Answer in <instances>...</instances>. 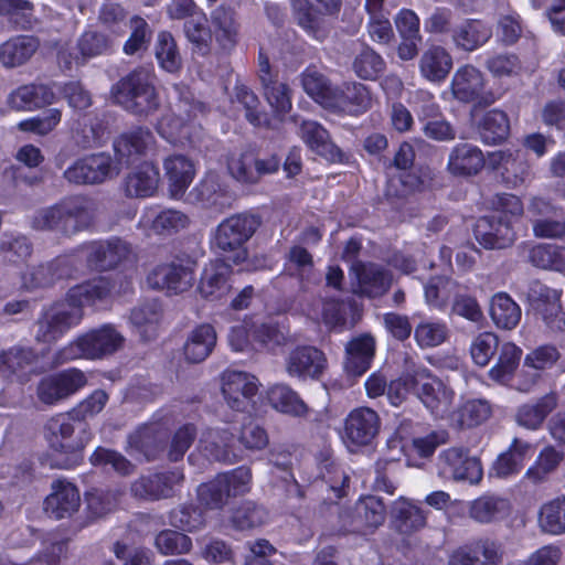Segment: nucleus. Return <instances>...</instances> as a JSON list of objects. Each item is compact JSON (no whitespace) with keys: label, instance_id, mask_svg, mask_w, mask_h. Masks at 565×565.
Returning <instances> with one entry per match:
<instances>
[{"label":"nucleus","instance_id":"obj_35","mask_svg":"<svg viewBox=\"0 0 565 565\" xmlns=\"http://www.w3.org/2000/svg\"><path fill=\"white\" fill-rule=\"evenodd\" d=\"M531 298L534 301V309L542 316L546 326L552 331H565V313L555 299V292L544 286L539 290L532 289Z\"/></svg>","mask_w":565,"mask_h":565},{"label":"nucleus","instance_id":"obj_56","mask_svg":"<svg viewBox=\"0 0 565 565\" xmlns=\"http://www.w3.org/2000/svg\"><path fill=\"white\" fill-rule=\"evenodd\" d=\"M129 20L128 11L117 2H106L99 8V24L114 35H122L128 28Z\"/></svg>","mask_w":565,"mask_h":565},{"label":"nucleus","instance_id":"obj_6","mask_svg":"<svg viewBox=\"0 0 565 565\" xmlns=\"http://www.w3.org/2000/svg\"><path fill=\"white\" fill-rule=\"evenodd\" d=\"M250 480V469L245 466L218 473L198 487V502L207 510H222L231 498L243 495L249 490Z\"/></svg>","mask_w":565,"mask_h":565},{"label":"nucleus","instance_id":"obj_19","mask_svg":"<svg viewBox=\"0 0 565 565\" xmlns=\"http://www.w3.org/2000/svg\"><path fill=\"white\" fill-rule=\"evenodd\" d=\"M257 391L255 376L247 373L232 372L223 379L222 394L227 405L234 411H246Z\"/></svg>","mask_w":565,"mask_h":565},{"label":"nucleus","instance_id":"obj_49","mask_svg":"<svg viewBox=\"0 0 565 565\" xmlns=\"http://www.w3.org/2000/svg\"><path fill=\"white\" fill-rule=\"evenodd\" d=\"M193 202L202 203L205 206H222L226 196L220 178L215 173H207L201 182L189 193Z\"/></svg>","mask_w":565,"mask_h":565},{"label":"nucleus","instance_id":"obj_20","mask_svg":"<svg viewBox=\"0 0 565 565\" xmlns=\"http://www.w3.org/2000/svg\"><path fill=\"white\" fill-rule=\"evenodd\" d=\"M390 516L392 530L403 536H411L427 524V516L422 508L404 497L393 502Z\"/></svg>","mask_w":565,"mask_h":565},{"label":"nucleus","instance_id":"obj_34","mask_svg":"<svg viewBox=\"0 0 565 565\" xmlns=\"http://www.w3.org/2000/svg\"><path fill=\"white\" fill-rule=\"evenodd\" d=\"M169 193L172 198H181L194 177V166L182 154L171 156L164 161Z\"/></svg>","mask_w":565,"mask_h":565},{"label":"nucleus","instance_id":"obj_15","mask_svg":"<svg viewBox=\"0 0 565 565\" xmlns=\"http://www.w3.org/2000/svg\"><path fill=\"white\" fill-rule=\"evenodd\" d=\"M194 263L186 265L180 263L160 264L147 276L149 287L162 289L172 294H182L189 290L194 281Z\"/></svg>","mask_w":565,"mask_h":565},{"label":"nucleus","instance_id":"obj_2","mask_svg":"<svg viewBox=\"0 0 565 565\" xmlns=\"http://www.w3.org/2000/svg\"><path fill=\"white\" fill-rule=\"evenodd\" d=\"M90 437L87 424L77 420L71 412L51 418L46 424V438L54 451L52 466L64 469L77 466Z\"/></svg>","mask_w":565,"mask_h":565},{"label":"nucleus","instance_id":"obj_24","mask_svg":"<svg viewBox=\"0 0 565 565\" xmlns=\"http://www.w3.org/2000/svg\"><path fill=\"white\" fill-rule=\"evenodd\" d=\"M232 266L225 259H217L203 270L198 290L210 301L218 300L228 294L231 285L228 278Z\"/></svg>","mask_w":565,"mask_h":565},{"label":"nucleus","instance_id":"obj_1","mask_svg":"<svg viewBox=\"0 0 565 565\" xmlns=\"http://www.w3.org/2000/svg\"><path fill=\"white\" fill-rule=\"evenodd\" d=\"M95 211L96 203L93 199L79 194L70 195L35 210L29 224L35 232L72 238L93 226Z\"/></svg>","mask_w":565,"mask_h":565},{"label":"nucleus","instance_id":"obj_54","mask_svg":"<svg viewBox=\"0 0 565 565\" xmlns=\"http://www.w3.org/2000/svg\"><path fill=\"white\" fill-rule=\"evenodd\" d=\"M324 322L331 327L344 328L348 326V316L351 315V326L355 323V316L359 315V307L354 299L338 300L329 299L323 303L322 310Z\"/></svg>","mask_w":565,"mask_h":565},{"label":"nucleus","instance_id":"obj_5","mask_svg":"<svg viewBox=\"0 0 565 565\" xmlns=\"http://www.w3.org/2000/svg\"><path fill=\"white\" fill-rule=\"evenodd\" d=\"M124 341V337L113 326L105 324L60 349L54 355L53 363L61 365L79 358L103 359L121 349Z\"/></svg>","mask_w":565,"mask_h":565},{"label":"nucleus","instance_id":"obj_57","mask_svg":"<svg viewBox=\"0 0 565 565\" xmlns=\"http://www.w3.org/2000/svg\"><path fill=\"white\" fill-rule=\"evenodd\" d=\"M539 522L546 533H565V497L545 503L540 510Z\"/></svg>","mask_w":565,"mask_h":565},{"label":"nucleus","instance_id":"obj_51","mask_svg":"<svg viewBox=\"0 0 565 565\" xmlns=\"http://www.w3.org/2000/svg\"><path fill=\"white\" fill-rule=\"evenodd\" d=\"M386 516V507L376 495L361 498L355 504V519L360 525L376 529L382 525Z\"/></svg>","mask_w":565,"mask_h":565},{"label":"nucleus","instance_id":"obj_9","mask_svg":"<svg viewBox=\"0 0 565 565\" xmlns=\"http://www.w3.org/2000/svg\"><path fill=\"white\" fill-rule=\"evenodd\" d=\"M450 90L459 103L473 104V109L489 107L495 102V95L487 89L483 74L472 65L461 66L454 73Z\"/></svg>","mask_w":565,"mask_h":565},{"label":"nucleus","instance_id":"obj_64","mask_svg":"<svg viewBox=\"0 0 565 565\" xmlns=\"http://www.w3.org/2000/svg\"><path fill=\"white\" fill-rule=\"evenodd\" d=\"M32 253V244L23 235H3L0 239V255L4 262L18 264Z\"/></svg>","mask_w":565,"mask_h":565},{"label":"nucleus","instance_id":"obj_33","mask_svg":"<svg viewBox=\"0 0 565 565\" xmlns=\"http://www.w3.org/2000/svg\"><path fill=\"white\" fill-rule=\"evenodd\" d=\"M451 36L458 49L472 52L491 39L492 29L481 20L468 19L452 30Z\"/></svg>","mask_w":565,"mask_h":565},{"label":"nucleus","instance_id":"obj_62","mask_svg":"<svg viewBox=\"0 0 565 565\" xmlns=\"http://www.w3.org/2000/svg\"><path fill=\"white\" fill-rule=\"evenodd\" d=\"M131 33L124 44V52L127 55H135L148 50L151 40V30L145 19L134 15L129 20Z\"/></svg>","mask_w":565,"mask_h":565},{"label":"nucleus","instance_id":"obj_45","mask_svg":"<svg viewBox=\"0 0 565 565\" xmlns=\"http://www.w3.org/2000/svg\"><path fill=\"white\" fill-rule=\"evenodd\" d=\"M109 292L108 280L99 277L71 288L64 302L83 311L84 306L94 305L96 301L105 299Z\"/></svg>","mask_w":565,"mask_h":565},{"label":"nucleus","instance_id":"obj_7","mask_svg":"<svg viewBox=\"0 0 565 565\" xmlns=\"http://www.w3.org/2000/svg\"><path fill=\"white\" fill-rule=\"evenodd\" d=\"M83 311L68 302L58 301L44 307L34 322V340L38 343L53 344L70 329L81 322Z\"/></svg>","mask_w":565,"mask_h":565},{"label":"nucleus","instance_id":"obj_28","mask_svg":"<svg viewBox=\"0 0 565 565\" xmlns=\"http://www.w3.org/2000/svg\"><path fill=\"white\" fill-rule=\"evenodd\" d=\"M301 84L305 92L323 107L342 105L340 89L316 68L308 67L301 74Z\"/></svg>","mask_w":565,"mask_h":565},{"label":"nucleus","instance_id":"obj_31","mask_svg":"<svg viewBox=\"0 0 565 565\" xmlns=\"http://www.w3.org/2000/svg\"><path fill=\"white\" fill-rule=\"evenodd\" d=\"M36 363L38 354L33 349L13 347L0 354V375L23 380L28 373L35 371Z\"/></svg>","mask_w":565,"mask_h":565},{"label":"nucleus","instance_id":"obj_13","mask_svg":"<svg viewBox=\"0 0 565 565\" xmlns=\"http://www.w3.org/2000/svg\"><path fill=\"white\" fill-rule=\"evenodd\" d=\"M87 383L85 373L78 369H67L53 375L43 377L36 387L38 398L53 405L75 394Z\"/></svg>","mask_w":565,"mask_h":565},{"label":"nucleus","instance_id":"obj_38","mask_svg":"<svg viewBox=\"0 0 565 565\" xmlns=\"http://www.w3.org/2000/svg\"><path fill=\"white\" fill-rule=\"evenodd\" d=\"M40 41L34 36L12 38L0 46V62L6 67H17L28 62L38 51Z\"/></svg>","mask_w":565,"mask_h":565},{"label":"nucleus","instance_id":"obj_4","mask_svg":"<svg viewBox=\"0 0 565 565\" xmlns=\"http://www.w3.org/2000/svg\"><path fill=\"white\" fill-rule=\"evenodd\" d=\"M262 224L259 216L252 213H237L223 220L216 227L213 245L224 259L241 265L248 259L247 242Z\"/></svg>","mask_w":565,"mask_h":565},{"label":"nucleus","instance_id":"obj_55","mask_svg":"<svg viewBox=\"0 0 565 565\" xmlns=\"http://www.w3.org/2000/svg\"><path fill=\"white\" fill-rule=\"evenodd\" d=\"M33 11L32 0H0V14L9 15L22 30L33 29L38 24Z\"/></svg>","mask_w":565,"mask_h":565},{"label":"nucleus","instance_id":"obj_40","mask_svg":"<svg viewBox=\"0 0 565 565\" xmlns=\"http://www.w3.org/2000/svg\"><path fill=\"white\" fill-rule=\"evenodd\" d=\"M478 132L483 143H502L510 135V120L508 115L500 109L487 111L478 122Z\"/></svg>","mask_w":565,"mask_h":565},{"label":"nucleus","instance_id":"obj_32","mask_svg":"<svg viewBox=\"0 0 565 565\" xmlns=\"http://www.w3.org/2000/svg\"><path fill=\"white\" fill-rule=\"evenodd\" d=\"M158 183V169L151 162H143L127 174L122 189L128 198H147L156 192Z\"/></svg>","mask_w":565,"mask_h":565},{"label":"nucleus","instance_id":"obj_47","mask_svg":"<svg viewBox=\"0 0 565 565\" xmlns=\"http://www.w3.org/2000/svg\"><path fill=\"white\" fill-rule=\"evenodd\" d=\"M268 401L275 409L285 414L301 417L308 413V406L298 393L285 384L273 386L268 391Z\"/></svg>","mask_w":565,"mask_h":565},{"label":"nucleus","instance_id":"obj_61","mask_svg":"<svg viewBox=\"0 0 565 565\" xmlns=\"http://www.w3.org/2000/svg\"><path fill=\"white\" fill-rule=\"evenodd\" d=\"M204 516L201 510L193 504H181L169 513V523L183 532H194L203 527Z\"/></svg>","mask_w":565,"mask_h":565},{"label":"nucleus","instance_id":"obj_23","mask_svg":"<svg viewBox=\"0 0 565 565\" xmlns=\"http://www.w3.org/2000/svg\"><path fill=\"white\" fill-rule=\"evenodd\" d=\"M351 270L358 280V288L354 289V292L361 296L369 298L380 297L391 286L390 274L379 265L355 262Z\"/></svg>","mask_w":565,"mask_h":565},{"label":"nucleus","instance_id":"obj_11","mask_svg":"<svg viewBox=\"0 0 565 565\" xmlns=\"http://www.w3.org/2000/svg\"><path fill=\"white\" fill-rule=\"evenodd\" d=\"M381 428V419L375 411L359 407L350 412L344 422L343 439L350 451L373 443Z\"/></svg>","mask_w":565,"mask_h":565},{"label":"nucleus","instance_id":"obj_39","mask_svg":"<svg viewBox=\"0 0 565 565\" xmlns=\"http://www.w3.org/2000/svg\"><path fill=\"white\" fill-rule=\"evenodd\" d=\"M233 439L234 435L226 429L211 431L201 441L203 445L202 451L209 460L233 465L239 459L231 445Z\"/></svg>","mask_w":565,"mask_h":565},{"label":"nucleus","instance_id":"obj_50","mask_svg":"<svg viewBox=\"0 0 565 565\" xmlns=\"http://www.w3.org/2000/svg\"><path fill=\"white\" fill-rule=\"evenodd\" d=\"M154 54L159 65L169 73H177L182 67V57L177 42L168 31H161L157 35Z\"/></svg>","mask_w":565,"mask_h":565},{"label":"nucleus","instance_id":"obj_25","mask_svg":"<svg viewBox=\"0 0 565 565\" xmlns=\"http://www.w3.org/2000/svg\"><path fill=\"white\" fill-rule=\"evenodd\" d=\"M52 489L44 503L46 513L56 520L72 516L81 505L77 488L71 482L57 480Z\"/></svg>","mask_w":565,"mask_h":565},{"label":"nucleus","instance_id":"obj_16","mask_svg":"<svg viewBox=\"0 0 565 565\" xmlns=\"http://www.w3.org/2000/svg\"><path fill=\"white\" fill-rule=\"evenodd\" d=\"M183 473L175 469L141 476L131 483V494L140 500L158 501L173 495V488L183 481Z\"/></svg>","mask_w":565,"mask_h":565},{"label":"nucleus","instance_id":"obj_8","mask_svg":"<svg viewBox=\"0 0 565 565\" xmlns=\"http://www.w3.org/2000/svg\"><path fill=\"white\" fill-rule=\"evenodd\" d=\"M119 174V168L107 152L86 154L76 159L63 172V178L75 185H96Z\"/></svg>","mask_w":565,"mask_h":565},{"label":"nucleus","instance_id":"obj_18","mask_svg":"<svg viewBox=\"0 0 565 565\" xmlns=\"http://www.w3.org/2000/svg\"><path fill=\"white\" fill-rule=\"evenodd\" d=\"M326 369L327 358L316 347H298L286 360V370L291 376L319 379Z\"/></svg>","mask_w":565,"mask_h":565},{"label":"nucleus","instance_id":"obj_58","mask_svg":"<svg viewBox=\"0 0 565 565\" xmlns=\"http://www.w3.org/2000/svg\"><path fill=\"white\" fill-rule=\"evenodd\" d=\"M354 73L362 79H376L385 71L382 56L372 47L364 46L352 64Z\"/></svg>","mask_w":565,"mask_h":565},{"label":"nucleus","instance_id":"obj_48","mask_svg":"<svg viewBox=\"0 0 565 565\" xmlns=\"http://www.w3.org/2000/svg\"><path fill=\"white\" fill-rule=\"evenodd\" d=\"M490 316L497 327L511 330L520 322L521 309L508 294L500 292L492 297Z\"/></svg>","mask_w":565,"mask_h":565},{"label":"nucleus","instance_id":"obj_14","mask_svg":"<svg viewBox=\"0 0 565 565\" xmlns=\"http://www.w3.org/2000/svg\"><path fill=\"white\" fill-rule=\"evenodd\" d=\"M416 382L415 394L424 406L436 417H444L450 411L452 404V390L426 369L416 371Z\"/></svg>","mask_w":565,"mask_h":565},{"label":"nucleus","instance_id":"obj_26","mask_svg":"<svg viewBox=\"0 0 565 565\" xmlns=\"http://www.w3.org/2000/svg\"><path fill=\"white\" fill-rule=\"evenodd\" d=\"M484 163V156L477 146L458 143L449 153L447 171L454 177H472L483 169Z\"/></svg>","mask_w":565,"mask_h":565},{"label":"nucleus","instance_id":"obj_42","mask_svg":"<svg viewBox=\"0 0 565 565\" xmlns=\"http://www.w3.org/2000/svg\"><path fill=\"white\" fill-rule=\"evenodd\" d=\"M497 353V361L489 370L488 375L494 382L507 384L512 380L520 364L522 350L512 342H504Z\"/></svg>","mask_w":565,"mask_h":565},{"label":"nucleus","instance_id":"obj_22","mask_svg":"<svg viewBox=\"0 0 565 565\" xmlns=\"http://www.w3.org/2000/svg\"><path fill=\"white\" fill-rule=\"evenodd\" d=\"M153 142V135L147 127H136L121 134L114 142L118 164L130 166L146 152Z\"/></svg>","mask_w":565,"mask_h":565},{"label":"nucleus","instance_id":"obj_52","mask_svg":"<svg viewBox=\"0 0 565 565\" xmlns=\"http://www.w3.org/2000/svg\"><path fill=\"white\" fill-rule=\"evenodd\" d=\"M268 518L267 511L253 501H244L232 510L231 524L243 531L263 525Z\"/></svg>","mask_w":565,"mask_h":565},{"label":"nucleus","instance_id":"obj_46","mask_svg":"<svg viewBox=\"0 0 565 565\" xmlns=\"http://www.w3.org/2000/svg\"><path fill=\"white\" fill-rule=\"evenodd\" d=\"M216 343V333L212 326L202 324L194 329L184 344L185 359L191 363L204 361Z\"/></svg>","mask_w":565,"mask_h":565},{"label":"nucleus","instance_id":"obj_59","mask_svg":"<svg viewBox=\"0 0 565 565\" xmlns=\"http://www.w3.org/2000/svg\"><path fill=\"white\" fill-rule=\"evenodd\" d=\"M563 459V451L552 446L545 447L540 452L535 465L527 469L525 477L534 483L542 482L557 469Z\"/></svg>","mask_w":565,"mask_h":565},{"label":"nucleus","instance_id":"obj_29","mask_svg":"<svg viewBox=\"0 0 565 565\" xmlns=\"http://www.w3.org/2000/svg\"><path fill=\"white\" fill-rule=\"evenodd\" d=\"M345 353V371L353 376H360L369 370L374 358L375 340L369 333L355 337L347 343Z\"/></svg>","mask_w":565,"mask_h":565},{"label":"nucleus","instance_id":"obj_53","mask_svg":"<svg viewBox=\"0 0 565 565\" xmlns=\"http://www.w3.org/2000/svg\"><path fill=\"white\" fill-rule=\"evenodd\" d=\"M529 259L536 267L565 271V247L556 244H539L532 247Z\"/></svg>","mask_w":565,"mask_h":565},{"label":"nucleus","instance_id":"obj_17","mask_svg":"<svg viewBox=\"0 0 565 565\" xmlns=\"http://www.w3.org/2000/svg\"><path fill=\"white\" fill-rule=\"evenodd\" d=\"M130 252V245L118 237L96 242L88 247L87 266L97 271L110 270L124 262Z\"/></svg>","mask_w":565,"mask_h":565},{"label":"nucleus","instance_id":"obj_10","mask_svg":"<svg viewBox=\"0 0 565 565\" xmlns=\"http://www.w3.org/2000/svg\"><path fill=\"white\" fill-rule=\"evenodd\" d=\"M438 469L443 478L470 484H478L483 476L480 459L471 456L463 447H451L441 451L438 456Z\"/></svg>","mask_w":565,"mask_h":565},{"label":"nucleus","instance_id":"obj_27","mask_svg":"<svg viewBox=\"0 0 565 565\" xmlns=\"http://www.w3.org/2000/svg\"><path fill=\"white\" fill-rule=\"evenodd\" d=\"M294 15L297 24L318 42H323L330 34L331 25L318 8L309 0H292Z\"/></svg>","mask_w":565,"mask_h":565},{"label":"nucleus","instance_id":"obj_41","mask_svg":"<svg viewBox=\"0 0 565 565\" xmlns=\"http://www.w3.org/2000/svg\"><path fill=\"white\" fill-rule=\"evenodd\" d=\"M54 93L45 85H25L10 94L8 104L15 110H31L51 104Z\"/></svg>","mask_w":565,"mask_h":565},{"label":"nucleus","instance_id":"obj_37","mask_svg":"<svg viewBox=\"0 0 565 565\" xmlns=\"http://www.w3.org/2000/svg\"><path fill=\"white\" fill-rule=\"evenodd\" d=\"M469 516L478 523L488 524L505 518L510 512L507 499L484 494L470 502Z\"/></svg>","mask_w":565,"mask_h":565},{"label":"nucleus","instance_id":"obj_36","mask_svg":"<svg viewBox=\"0 0 565 565\" xmlns=\"http://www.w3.org/2000/svg\"><path fill=\"white\" fill-rule=\"evenodd\" d=\"M556 393H548L533 404H524L518 408L516 423L527 429L535 430L542 426L546 417L557 407Z\"/></svg>","mask_w":565,"mask_h":565},{"label":"nucleus","instance_id":"obj_21","mask_svg":"<svg viewBox=\"0 0 565 565\" xmlns=\"http://www.w3.org/2000/svg\"><path fill=\"white\" fill-rule=\"evenodd\" d=\"M76 267L73 258L58 256L55 259L32 267L24 277L30 288H45L64 278L73 277Z\"/></svg>","mask_w":565,"mask_h":565},{"label":"nucleus","instance_id":"obj_60","mask_svg":"<svg viewBox=\"0 0 565 565\" xmlns=\"http://www.w3.org/2000/svg\"><path fill=\"white\" fill-rule=\"evenodd\" d=\"M154 546L162 555H181L191 551L192 541L182 532L162 530L154 537Z\"/></svg>","mask_w":565,"mask_h":565},{"label":"nucleus","instance_id":"obj_12","mask_svg":"<svg viewBox=\"0 0 565 565\" xmlns=\"http://www.w3.org/2000/svg\"><path fill=\"white\" fill-rule=\"evenodd\" d=\"M473 235L486 249H504L515 241L511 218L502 213L479 217L473 225Z\"/></svg>","mask_w":565,"mask_h":565},{"label":"nucleus","instance_id":"obj_44","mask_svg":"<svg viewBox=\"0 0 565 565\" xmlns=\"http://www.w3.org/2000/svg\"><path fill=\"white\" fill-rule=\"evenodd\" d=\"M211 21L216 29V39L224 50H232L238 38V23L235 11L225 4H220L211 13Z\"/></svg>","mask_w":565,"mask_h":565},{"label":"nucleus","instance_id":"obj_3","mask_svg":"<svg viewBox=\"0 0 565 565\" xmlns=\"http://www.w3.org/2000/svg\"><path fill=\"white\" fill-rule=\"evenodd\" d=\"M111 93L116 104L142 120L153 116L161 106L152 75L143 67L135 68L120 78Z\"/></svg>","mask_w":565,"mask_h":565},{"label":"nucleus","instance_id":"obj_30","mask_svg":"<svg viewBox=\"0 0 565 565\" xmlns=\"http://www.w3.org/2000/svg\"><path fill=\"white\" fill-rule=\"evenodd\" d=\"M303 141L319 156L331 162H343L344 153L331 140L329 132L317 121H303L300 126Z\"/></svg>","mask_w":565,"mask_h":565},{"label":"nucleus","instance_id":"obj_63","mask_svg":"<svg viewBox=\"0 0 565 565\" xmlns=\"http://www.w3.org/2000/svg\"><path fill=\"white\" fill-rule=\"evenodd\" d=\"M256 154L252 151L242 152L227 161V170L233 179L242 184H256L257 172L255 168Z\"/></svg>","mask_w":565,"mask_h":565},{"label":"nucleus","instance_id":"obj_43","mask_svg":"<svg viewBox=\"0 0 565 565\" xmlns=\"http://www.w3.org/2000/svg\"><path fill=\"white\" fill-rule=\"evenodd\" d=\"M452 67V57L441 46H431L425 51L419 61L423 76L431 82H441Z\"/></svg>","mask_w":565,"mask_h":565}]
</instances>
